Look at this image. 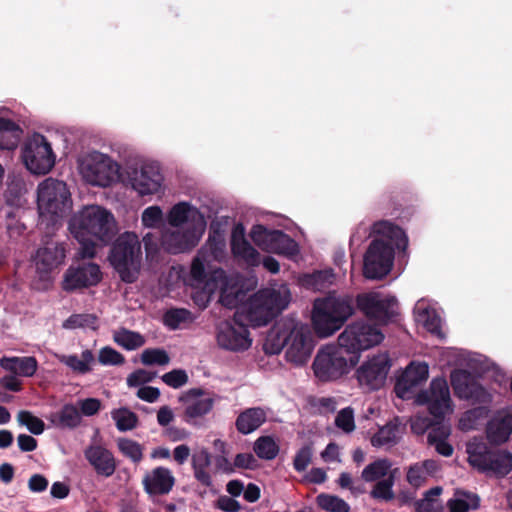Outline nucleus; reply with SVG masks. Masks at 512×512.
<instances>
[{
	"label": "nucleus",
	"mask_w": 512,
	"mask_h": 512,
	"mask_svg": "<svg viewBox=\"0 0 512 512\" xmlns=\"http://www.w3.org/2000/svg\"><path fill=\"white\" fill-rule=\"evenodd\" d=\"M488 409L485 407H477L465 412L459 420V428L463 431L476 429L480 421L486 418Z\"/></svg>",
	"instance_id": "obj_51"
},
{
	"label": "nucleus",
	"mask_w": 512,
	"mask_h": 512,
	"mask_svg": "<svg viewBox=\"0 0 512 512\" xmlns=\"http://www.w3.org/2000/svg\"><path fill=\"white\" fill-rule=\"evenodd\" d=\"M317 505L327 512H349L350 505L342 498L331 494H319L316 497Z\"/></svg>",
	"instance_id": "obj_47"
},
{
	"label": "nucleus",
	"mask_w": 512,
	"mask_h": 512,
	"mask_svg": "<svg viewBox=\"0 0 512 512\" xmlns=\"http://www.w3.org/2000/svg\"><path fill=\"white\" fill-rule=\"evenodd\" d=\"M480 505V498L477 494L456 489L453 497L447 502V507L450 512H468L476 510Z\"/></svg>",
	"instance_id": "obj_39"
},
{
	"label": "nucleus",
	"mask_w": 512,
	"mask_h": 512,
	"mask_svg": "<svg viewBox=\"0 0 512 512\" xmlns=\"http://www.w3.org/2000/svg\"><path fill=\"white\" fill-rule=\"evenodd\" d=\"M17 421L20 425L25 426L34 435L42 434L45 429L44 422L29 411H20L17 414Z\"/></svg>",
	"instance_id": "obj_56"
},
{
	"label": "nucleus",
	"mask_w": 512,
	"mask_h": 512,
	"mask_svg": "<svg viewBox=\"0 0 512 512\" xmlns=\"http://www.w3.org/2000/svg\"><path fill=\"white\" fill-rule=\"evenodd\" d=\"M231 249L236 257L242 259L250 266H258L261 263L260 254L245 239L242 226H237L232 233Z\"/></svg>",
	"instance_id": "obj_30"
},
{
	"label": "nucleus",
	"mask_w": 512,
	"mask_h": 512,
	"mask_svg": "<svg viewBox=\"0 0 512 512\" xmlns=\"http://www.w3.org/2000/svg\"><path fill=\"white\" fill-rule=\"evenodd\" d=\"M267 418L264 409L260 407L249 408L243 411L236 419L237 430L244 434H250L259 428Z\"/></svg>",
	"instance_id": "obj_35"
},
{
	"label": "nucleus",
	"mask_w": 512,
	"mask_h": 512,
	"mask_svg": "<svg viewBox=\"0 0 512 512\" xmlns=\"http://www.w3.org/2000/svg\"><path fill=\"white\" fill-rule=\"evenodd\" d=\"M0 366L15 375L31 377L35 374L38 363L32 356L26 357H3L0 359Z\"/></svg>",
	"instance_id": "obj_34"
},
{
	"label": "nucleus",
	"mask_w": 512,
	"mask_h": 512,
	"mask_svg": "<svg viewBox=\"0 0 512 512\" xmlns=\"http://www.w3.org/2000/svg\"><path fill=\"white\" fill-rule=\"evenodd\" d=\"M63 327L66 329L89 328L96 330L98 321L94 314H73L64 321Z\"/></svg>",
	"instance_id": "obj_53"
},
{
	"label": "nucleus",
	"mask_w": 512,
	"mask_h": 512,
	"mask_svg": "<svg viewBox=\"0 0 512 512\" xmlns=\"http://www.w3.org/2000/svg\"><path fill=\"white\" fill-rule=\"evenodd\" d=\"M89 464L100 476L110 477L116 470V460L110 450L102 445H90L84 451Z\"/></svg>",
	"instance_id": "obj_27"
},
{
	"label": "nucleus",
	"mask_w": 512,
	"mask_h": 512,
	"mask_svg": "<svg viewBox=\"0 0 512 512\" xmlns=\"http://www.w3.org/2000/svg\"><path fill=\"white\" fill-rule=\"evenodd\" d=\"M163 221L164 213L160 206H149L141 213V224L144 228L156 229L163 224Z\"/></svg>",
	"instance_id": "obj_54"
},
{
	"label": "nucleus",
	"mask_w": 512,
	"mask_h": 512,
	"mask_svg": "<svg viewBox=\"0 0 512 512\" xmlns=\"http://www.w3.org/2000/svg\"><path fill=\"white\" fill-rule=\"evenodd\" d=\"M161 379L169 387L178 389L188 382V375L185 370L174 369L162 375Z\"/></svg>",
	"instance_id": "obj_62"
},
{
	"label": "nucleus",
	"mask_w": 512,
	"mask_h": 512,
	"mask_svg": "<svg viewBox=\"0 0 512 512\" xmlns=\"http://www.w3.org/2000/svg\"><path fill=\"white\" fill-rule=\"evenodd\" d=\"M353 313V301L348 296L329 295L317 299L312 312L313 328L319 337H329L339 330Z\"/></svg>",
	"instance_id": "obj_5"
},
{
	"label": "nucleus",
	"mask_w": 512,
	"mask_h": 512,
	"mask_svg": "<svg viewBox=\"0 0 512 512\" xmlns=\"http://www.w3.org/2000/svg\"><path fill=\"white\" fill-rule=\"evenodd\" d=\"M253 242L261 249L277 254L292 256L297 254V243L279 230H268L262 225H254L250 231Z\"/></svg>",
	"instance_id": "obj_19"
},
{
	"label": "nucleus",
	"mask_w": 512,
	"mask_h": 512,
	"mask_svg": "<svg viewBox=\"0 0 512 512\" xmlns=\"http://www.w3.org/2000/svg\"><path fill=\"white\" fill-rule=\"evenodd\" d=\"M194 288L198 291L193 295V300L200 308H206L216 290L220 291L221 304L230 309L237 306L244 296L239 277L227 276L222 269L213 270L209 281Z\"/></svg>",
	"instance_id": "obj_9"
},
{
	"label": "nucleus",
	"mask_w": 512,
	"mask_h": 512,
	"mask_svg": "<svg viewBox=\"0 0 512 512\" xmlns=\"http://www.w3.org/2000/svg\"><path fill=\"white\" fill-rule=\"evenodd\" d=\"M76 163L82 180L91 186L107 188L120 179L118 162L99 151H90L79 155Z\"/></svg>",
	"instance_id": "obj_7"
},
{
	"label": "nucleus",
	"mask_w": 512,
	"mask_h": 512,
	"mask_svg": "<svg viewBox=\"0 0 512 512\" xmlns=\"http://www.w3.org/2000/svg\"><path fill=\"white\" fill-rule=\"evenodd\" d=\"M391 368V359L386 352L368 357L356 370L359 385L367 391L379 390L385 385Z\"/></svg>",
	"instance_id": "obj_16"
},
{
	"label": "nucleus",
	"mask_w": 512,
	"mask_h": 512,
	"mask_svg": "<svg viewBox=\"0 0 512 512\" xmlns=\"http://www.w3.org/2000/svg\"><path fill=\"white\" fill-rule=\"evenodd\" d=\"M111 417L121 432L133 430L138 425L137 415L125 407L112 410Z\"/></svg>",
	"instance_id": "obj_46"
},
{
	"label": "nucleus",
	"mask_w": 512,
	"mask_h": 512,
	"mask_svg": "<svg viewBox=\"0 0 512 512\" xmlns=\"http://www.w3.org/2000/svg\"><path fill=\"white\" fill-rule=\"evenodd\" d=\"M113 341L125 350L132 351L142 347L146 340L139 332L127 328H119L113 331Z\"/></svg>",
	"instance_id": "obj_41"
},
{
	"label": "nucleus",
	"mask_w": 512,
	"mask_h": 512,
	"mask_svg": "<svg viewBox=\"0 0 512 512\" xmlns=\"http://www.w3.org/2000/svg\"><path fill=\"white\" fill-rule=\"evenodd\" d=\"M200 251L206 252V257L210 263L212 260L220 261L224 257L225 243L223 240L215 238L209 239L207 244Z\"/></svg>",
	"instance_id": "obj_61"
},
{
	"label": "nucleus",
	"mask_w": 512,
	"mask_h": 512,
	"mask_svg": "<svg viewBox=\"0 0 512 512\" xmlns=\"http://www.w3.org/2000/svg\"><path fill=\"white\" fill-rule=\"evenodd\" d=\"M180 400L183 402L184 414L189 421L205 416L214 405L213 398L198 389L188 391Z\"/></svg>",
	"instance_id": "obj_29"
},
{
	"label": "nucleus",
	"mask_w": 512,
	"mask_h": 512,
	"mask_svg": "<svg viewBox=\"0 0 512 512\" xmlns=\"http://www.w3.org/2000/svg\"><path fill=\"white\" fill-rule=\"evenodd\" d=\"M449 435L450 428L442 425L429 432L427 437L428 443L434 446L440 455L449 457L453 454V447L447 442Z\"/></svg>",
	"instance_id": "obj_43"
},
{
	"label": "nucleus",
	"mask_w": 512,
	"mask_h": 512,
	"mask_svg": "<svg viewBox=\"0 0 512 512\" xmlns=\"http://www.w3.org/2000/svg\"><path fill=\"white\" fill-rule=\"evenodd\" d=\"M401 437L400 426L396 421H390L371 438L374 447L393 446Z\"/></svg>",
	"instance_id": "obj_40"
},
{
	"label": "nucleus",
	"mask_w": 512,
	"mask_h": 512,
	"mask_svg": "<svg viewBox=\"0 0 512 512\" xmlns=\"http://www.w3.org/2000/svg\"><path fill=\"white\" fill-rule=\"evenodd\" d=\"M391 467L392 463L388 459H378L363 469L361 477L365 482L380 481L392 474Z\"/></svg>",
	"instance_id": "obj_45"
},
{
	"label": "nucleus",
	"mask_w": 512,
	"mask_h": 512,
	"mask_svg": "<svg viewBox=\"0 0 512 512\" xmlns=\"http://www.w3.org/2000/svg\"><path fill=\"white\" fill-rule=\"evenodd\" d=\"M375 239L364 255L363 274L368 279H382L391 270L395 248L405 250L408 239L404 231L387 220L373 225Z\"/></svg>",
	"instance_id": "obj_2"
},
{
	"label": "nucleus",
	"mask_w": 512,
	"mask_h": 512,
	"mask_svg": "<svg viewBox=\"0 0 512 512\" xmlns=\"http://www.w3.org/2000/svg\"><path fill=\"white\" fill-rule=\"evenodd\" d=\"M442 493V488L437 486L426 491L424 497L416 503V508L419 512H433L435 509V502L438 496Z\"/></svg>",
	"instance_id": "obj_60"
},
{
	"label": "nucleus",
	"mask_w": 512,
	"mask_h": 512,
	"mask_svg": "<svg viewBox=\"0 0 512 512\" xmlns=\"http://www.w3.org/2000/svg\"><path fill=\"white\" fill-rule=\"evenodd\" d=\"M81 419L77 405L66 404L54 415L52 421L57 427L73 429L80 425Z\"/></svg>",
	"instance_id": "obj_44"
},
{
	"label": "nucleus",
	"mask_w": 512,
	"mask_h": 512,
	"mask_svg": "<svg viewBox=\"0 0 512 512\" xmlns=\"http://www.w3.org/2000/svg\"><path fill=\"white\" fill-rule=\"evenodd\" d=\"M69 230L80 244L78 256L91 259L97 249L108 245L116 236L118 228L114 215L100 205H86L69 221Z\"/></svg>",
	"instance_id": "obj_1"
},
{
	"label": "nucleus",
	"mask_w": 512,
	"mask_h": 512,
	"mask_svg": "<svg viewBox=\"0 0 512 512\" xmlns=\"http://www.w3.org/2000/svg\"><path fill=\"white\" fill-rule=\"evenodd\" d=\"M416 402L426 405L436 419H442L453 411L449 386L444 378L433 379L430 387L417 395Z\"/></svg>",
	"instance_id": "obj_18"
},
{
	"label": "nucleus",
	"mask_w": 512,
	"mask_h": 512,
	"mask_svg": "<svg viewBox=\"0 0 512 512\" xmlns=\"http://www.w3.org/2000/svg\"><path fill=\"white\" fill-rule=\"evenodd\" d=\"M335 425L345 433L355 430L354 411L350 407L340 410L335 418Z\"/></svg>",
	"instance_id": "obj_59"
},
{
	"label": "nucleus",
	"mask_w": 512,
	"mask_h": 512,
	"mask_svg": "<svg viewBox=\"0 0 512 512\" xmlns=\"http://www.w3.org/2000/svg\"><path fill=\"white\" fill-rule=\"evenodd\" d=\"M384 334L377 325L366 321H356L344 329L338 336L337 342L343 345L348 352L359 357L360 352L379 345Z\"/></svg>",
	"instance_id": "obj_14"
},
{
	"label": "nucleus",
	"mask_w": 512,
	"mask_h": 512,
	"mask_svg": "<svg viewBox=\"0 0 512 512\" xmlns=\"http://www.w3.org/2000/svg\"><path fill=\"white\" fill-rule=\"evenodd\" d=\"M429 367L426 363H411L397 380L395 392L401 399L411 397L414 389L427 380Z\"/></svg>",
	"instance_id": "obj_26"
},
{
	"label": "nucleus",
	"mask_w": 512,
	"mask_h": 512,
	"mask_svg": "<svg viewBox=\"0 0 512 512\" xmlns=\"http://www.w3.org/2000/svg\"><path fill=\"white\" fill-rule=\"evenodd\" d=\"M56 357L62 364L66 365L74 373L81 375L91 372L92 365L95 362L94 354L89 349L82 351L80 356H77L75 354H60L57 355Z\"/></svg>",
	"instance_id": "obj_38"
},
{
	"label": "nucleus",
	"mask_w": 512,
	"mask_h": 512,
	"mask_svg": "<svg viewBox=\"0 0 512 512\" xmlns=\"http://www.w3.org/2000/svg\"><path fill=\"white\" fill-rule=\"evenodd\" d=\"M21 158L26 169L34 175L48 174L56 162L51 143L39 133L33 134L24 142Z\"/></svg>",
	"instance_id": "obj_12"
},
{
	"label": "nucleus",
	"mask_w": 512,
	"mask_h": 512,
	"mask_svg": "<svg viewBox=\"0 0 512 512\" xmlns=\"http://www.w3.org/2000/svg\"><path fill=\"white\" fill-rule=\"evenodd\" d=\"M394 481V474H389L388 477L376 481V484L370 492V496L378 501H391L395 497L393 492Z\"/></svg>",
	"instance_id": "obj_48"
},
{
	"label": "nucleus",
	"mask_w": 512,
	"mask_h": 512,
	"mask_svg": "<svg viewBox=\"0 0 512 512\" xmlns=\"http://www.w3.org/2000/svg\"><path fill=\"white\" fill-rule=\"evenodd\" d=\"M66 248L64 243L50 241L40 247L33 258L35 266L34 286L38 290H47L53 281L52 272L65 261Z\"/></svg>",
	"instance_id": "obj_13"
},
{
	"label": "nucleus",
	"mask_w": 512,
	"mask_h": 512,
	"mask_svg": "<svg viewBox=\"0 0 512 512\" xmlns=\"http://www.w3.org/2000/svg\"><path fill=\"white\" fill-rule=\"evenodd\" d=\"M101 280L100 267L95 263L71 265L64 273L62 288L67 292L94 286Z\"/></svg>",
	"instance_id": "obj_21"
},
{
	"label": "nucleus",
	"mask_w": 512,
	"mask_h": 512,
	"mask_svg": "<svg viewBox=\"0 0 512 512\" xmlns=\"http://www.w3.org/2000/svg\"><path fill=\"white\" fill-rule=\"evenodd\" d=\"M512 432V407L498 411L488 422L486 433L493 444H501L508 440Z\"/></svg>",
	"instance_id": "obj_28"
},
{
	"label": "nucleus",
	"mask_w": 512,
	"mask_h": 512,
	"mask_svg": "<svg viewBox=\"0 0 512 512\" xmlns=\"http://www.w3.org/2000/svg\"><path fill=\"white\" fill-rule=\"evenodd\" d=\"M5 111L0 109V150L11 151L18 147L23 130L15 121L4 115Z\"/></svg>",
	"instance_id": "obj_32"
},
{
	"label": "nucleus",
	"mask_w": 512,
	"mask_h": 512,
	"mask_svg": "<svg viewBox=\"0 0 512 512\" xmlns=\"http://www.w3.org/2000/svg\"><path fill=\"white\" fill-rule=\"evenodd\" d=\"M124 182L139 196H150L164 192V176L157 162L142 161L125 169Z\"/></svg>",
	"instance_id": "obj_11"
},
{
	"label": "nucleus",
	"mask_w": 512,
	"mask_h": 512,
	"mask_svg": "<svg viewBox=\"0 0 512 512\" xmlns=\"http://www.w3.org/2000/svg\"><path fill=\"white\" fill-rule=\"evenodd\" d=\"M141 362L144 365L165 366L170 362V357L164 349L149 348L145 349L141 354Z\"/></svg>",
	"instance_id": "obj_57"
},
{
	"label": "nucleus",
	"mask_w": 512,
	"mask_h": 512,
	"mask_svg": "<svg viewBox=\"0 0 512 512\" xmlns=\"http://www.w3.org/2000/svg\"><path fill=\"white\" fill-rule=\"evenodd\" d=\"M466 452L470 465L481 472L505 476L512 468L511 453L504 450H491L478 439L468 442Z\"/></svg>",
	"instance_id": "obj_10"
},
{
	"label": "nucleus",
	"mask_w": 512,
	"mask_h": 512,
	"mask_svg": "<svg viewBox=\"0 0 512 512\" xmlns=\"http://www.w3.org/2000/svg\"><path fill=\"white\" fill-rule=\"evenodd\" d=\"M37 208L41 224L55 226L72 209L67 184L52 177L41 181L37 186Z\"/></svg>",
	"instance_id": "obj_4"
},
{
	"label": "nucleus",
	"mask_w": 512,
	"mask_h": 512,
	"mask_svg": "<svg viewBox=\"0 0 512 512\" xmlns=\"http://www.w3.org/2000/svg\"><path fill=\"white\" fill-rule=\"evenodd\" d=\"M191 464L196 480L204 486H211L212 479L208 472V468L211 465V454L209 451L206 448L195 450L191 457Z\"/></svg>",
	"instance_id": "obj_37"
},
{
	"label": "nucleus",
	"mask_w": 512,
	"mask_h": 512,
	"mask_svg": "<svg viewBox=\"0 0 512 512\" xmlns=\"http://www.w3.org/2000/svg\"><path fill=\"white\" fill-rule=\"evenodd\" d=\"M286 358L295 365H304L309 360L312 353V343L302 325L295 324L289 340L285 345Z\"/></svg>",
	"instance_id": "obj_24"
},
{
	"label": "nucleus",
	"mask_w": 512,
	"mask_h": 512,
	"mask_svg": "<svg viewBox=\"0 0 512 512\" xmlns=\"http://www.w3.org/2000/svg\"><path fill=\"white\" fill-rule=\"evenodd\" d=\"M295 323L278 322L267 333L263 349L267 354H278L286 345Z\"/></svg>",
	"instance_id": "obj_31"
},
{
	"label": "nucleus",
	"mask_w": 512,
	"mask_h": 512,
	"mask_svg": "<svg viewBox=\"0 0 512 512\" xmlns=\"http://www.w3.org/2000/svg\"><path fill=\"white\" fill-rule=\"evenodd\" d=\"M170 227L195 228L204 231L206 220L199 209L189 202H179L171 207L167 214Z\"/></svg>",
	"instance_id": "obj_23"
},
{
	"label": "nucleus",
	"mask_w": 512,
	"mask_h": 512,
	"mask_svg": "<svg viewBox=\"0 0 512 512\" xmlns=\"http://www.w3.org/2000/svg\"><path fill=\"white\" fill-rule=\"evenodd\" d=\"M141 242L136 233L126 231L118 236L109 254V261L120 278L133 283L141 268Z\"/></svg>",
	"instance_id": "obj_6"
},
{
	"label": "nucleus",
	"mask_w": 512,
	"mask_h": 512,
	"mask_svg": "<svg viewBox=\"0 0 512 512\" xmlns=\"http://www.w3.org/2000/svg\"><path fill=\"white\" fill-rule=\"evenodd\" d=\"M414 317L417 324L423 326L428 332L443 338L441 318L434 309H431L423 300L418 301L414 307Z\"/></svg>",
	"instance_id": "obj_33"
},
{
	"label": "nucleus",
	"mask_w": 512,
	"mask_h": 512,
	"mask_svg": "<svg viewBox=\"0 0 512 512\" xmlns=\"http://www.w3.org/2000/svg\"><path fill=\"white\" fill-rule=\"evenodd\" d=\"M334 274L332 270L316 271L306 275L303 284L314 290H322L333 282Z\"/></svg>",
	"instance_id": "obj_52"
},
{
	"label": "nucleus",
	"mask_w": 512,
	"mask_h": 512,
	"mask_svg": "<svg viewBox=\"0 0 512 512\" xmlns=\"http://www.w3.org/2000/svg\"><path fill=\"white\" fill-rule=\"evenodd\" d=\"M357 306L368 318L380 324H388L398 315L397 299L381 292L372 291L358 295Z\"/></svg>",
	"instance_id": "obj_15"
},
{
	"label": "nucleus",
	"mask_w": 512,
	"mask_h": 512,
	"mask_svg": "<svg viewBox=\"0 0 512 512\" xmlns=\"http://www.w3.org/2000/svg\"><path fill=\"white\" fill-rule=\"evenodd\" d=\"M203 232L195 228H167L162 231L161 245L168 253H183L191 250L198 244Z\"/></svg>",
	"instance_id": "obj_20"
},
{
	"label": "nucleus",
	"mask_w": 512,
	"mask_h": 512,
	"mask_svg": "<svg viewBox=\"0 0 512 512\" xmlns=\"http://www.w3.org/2000/svg\"><path fill=\"white\" fill-rule=\"evenodd\" d=\"M313 450L310 445H305L300 448L293 460V467L297 472H303L311 463Z\"/></svg>",
	"instance_id": "obj_63"
},
{
	"label": "nucleus",
	"mask_w": 512,
	"mask_h": 512,
	"mask_svg": "<svg viewBox=\"0 0 512 512\" xmlns=\"http://www.w3.org/2000/svg\"><path fill=\"white\" fill-rule=\"evenodd\" d=\"M239 304L235 306L237 316L252 326H263L286 309L291 299V293L286 284L274 283L260 289L244 301L245 291Z\"/></svg>",
	"instance_id": "obj_3"
},
{
	"label": "nucleus",
	"mask_w": 512,
	"mask_h": 512,
	"mask_svg": "<svg viewBox=\"0 0 512 512\" xmlns=\"http://www.w3.org/2000/svg\"><path fill=\"white\" fill-rule=\"evenodd\" d=\"M244 322L237 316V313L232 320L220 322L216 329L218 346L233 352L247 350L252 344V339Z\"/></svg>",
	"instance_id": "obj_17"
},
{
	"label": "nucleus",
	"mask_w": 512,
	"mask_h": 512,
	"mask_svg": "<svg viewBox=\"0 0 512 512\" xmlns=\"http://www.w3.org/2000/svg\"><path fill=\"white\" fill-rule=\"evenodd\" d=\"M254 452L261 459L272 460L278 455L279 446L271 436H262L255 441Z\"/></svg>",
	"instance_id": "obj_49"
},
{
	"label": "nucleus",
	"mask_w": 512,
	"mask_h": 512,
	"mask_svg": "<svg viewBox=\"0 0 512 512\" xmlns=\"http://www.w3.org/2000/svg\"><path fill=\"white\" fill-rule=\"evenodd\" d=\"M192 321L191 312L184 308L170 309L164 314V324L170 329H177L182 323Z\"/></svg>",
	"instance_id": "obj_55"
},
{
	"label": "nucleus",
	"mask_w": 512,
	"mask_h": 512,
	"mask_svg": "<svg viewBox=\"0 0 512 512\" xmlns=\"http://www.w3.org/2000/svg\"><path fill=\"white\" fill-rule=\"evenodd\" d=\"M209 266L205 251H199L191 264L189 284L192 287H200L211 279L206 268Z\"/></svg>",
	"instance_id": "obj_42"
},
{
	"label": "nucleus",
	"mask_w": 512,
	"mask_h": 512,
	"mask_svg": "<svg viewBox=\"0 0 512 512\" xmlns=\"http://www.w3.org/2000/svg\"><path fill=\"white\" fill-rule=\"evenodd\" d=\"M98 361L104 366H116L123 364L125 362V358L114 348L105 346L99 351Z\"/></svg>",
	"instance_id": "obj_58"
},
{
	"label": "nucleus",
	"mask_w": 512,
	"mask_h": 512,
	"mask_svg": "<svg viewBox=\"0 0 512 512\" xmlns=\"http://www.w3.org/2000/svg\"><path fill=\"white\" fill-rule=\"evenodd\" d=\"M175 482L173 472L164 466H157L146 471L142 478L143 489L151 497L169 494Z\"/></svg>",
	"instance_id": "obj_25"
},
{
	"label": "nucleus",
	"mask_w": 512,
	"mask_h": 512,
	"mask_svg": "<svg viewBox=\"0 0 512 512\" xmlns=\"http://www.w3.org/2000/svg\"><path fill=\"white\" fill-rule=\"evenodd\" d=\"M358 361L357 355L348 352L338 342L319 349L313 361V371L320 381H334L348 374Z\"/></svg>",
	"instance_id": "obj_8"
},
{
	"label": "nucleus",
	"mask_w": 512,
	"mask_h": 512,
	"mask_svg": "<svg viewBox=\"0 0 512 512\" xmlns=\"http://www.w3.org/2000/svg\"><path fill=\"white\" fill-rule=\"evenodd\" d=\"M438 468V463L430 459L415 463L411 465L407 471V481L415 488L421 487L426 483L429 477L437 472Z\"/></svg>",
	"instance_id": "obj_36"
},
{
	"label": "nucleus",
	"mask_w": 512,
	"mask_h": 512,
	"mask_svg": "<svg viewBox=\"0 0 512 512\" xmlns=\"http://www.w3.org/2000/svg\"><path fill=\"white\" fill-rule=\"evenodd\" d=\"M156 372L145 369H139L131 373L127 377V385L129 387H138L151 382L156 377Z\"/></svg>",
	"instance_id": "obj_64"
},
{
	"label": "nucleus",
	"mask_w": 512,
	"mask_h": 512,
	"mask_svg": "<svg viewBox=\"0 0 512 512\" xmlns=\"http://www.w3.org/2000/svg\"><path fill=\"white\" fill-rule=\"evenodd\" d=\"M117 447L123 456L133 463H139L143 459V447L138 442L129 438H119Z\"/></svg>",
	"instance_id": "obj_50"
},
{
	"label": "nucleus",
	"mask_w": 512,
	"mask_h": 512,
	"mask_svg": "<svg viewBox=\"0 0 512 512\" xmlns=\"http://www.w3.org/2000/svg\"><path fill=\"white\" fill-rule=\"evenodd\" d=\"M451 385L456 395L461 399L472 400L478 403H486L491 399L490 394L466 370H454L451 373Z\"/></svg>",
	"instance_id": "obj_22"
}]
</instances>
